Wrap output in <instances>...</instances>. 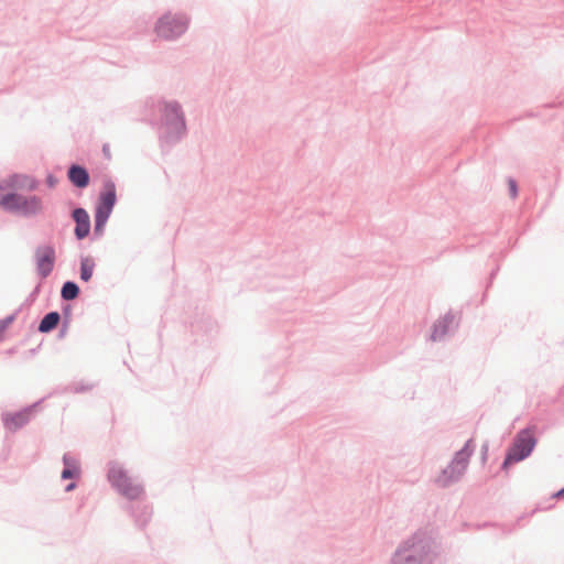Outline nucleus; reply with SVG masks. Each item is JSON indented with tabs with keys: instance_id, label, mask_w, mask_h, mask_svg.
Instances as JSON below:
<instances>
[{
	"instance_id": "nucleus-5",
	"label": "nucleus",
	"mask_w": 564,
	"mask_h": 564,
	"mask_svg": "<svg viewBox=\"0 0 564 564\" xmlns=\"http://www.w3.org/2000/svg\"><path fill=\"white\" fill-rule=\"evenodd\" d=\"M117 200L116 183L110 176H105L102 178V187L98 194L95 206L94 235L96 237L104 234L105 226L111 216Z\"/></svg>"
},
{
	"instance_id": "nucleus-17",
	"label": "nucleus",
	"mask_w": 564,
	"mask_h": 564,
	"mask_svg": "<svg viewBox=\"0 0 564 564\" xmlns=\"http://www.w3.org/2000/svg\"><path fill=\"white\" fill-rule=\"evenodd\" d=\"M80 294L79 285L72 280H67L61 288V299L64 302H70L76 300Z\"/></svg>"
},
{
	"instance_id": "nucleus-29",
	"label": "nucleus",
	"mask_w": 564,
	"mask_h": 564,
	"mask_svg": "<svg viewBox=\"0 0 564 564\" xmlns=\"http://www.w3.org/2000/svg\"><path fill=\"white\" fill-rule=\"evenodd\" d=\"M564 496V487L554 494L555 498H562Z\"/></svg>"
},
{
	"instance_id": "nucleus-14",
	"label": "nucleus",
	"mask_w": 564,
	"mask_h": 564,
	"mask_svg": "<svg viewBox=\"0 0 564 564\" xmlns=\"http://www.w3.org/2000/svg\"><path fill=\"white\" fill-rule=\"evenodd\" d=\"M475 443L473 438L466 441L464 446L457 451L452 457L453 465L460 466L467 470L470 457L475 452Z\"/></svg>"
},
{
	"instance_id": "nucleus-18",
	"label": "nucleus",
	"mask_w": 564,
	"mask_h": 564,
	"mask_svg": "<svg viewBox=\"0 0 564 564\" xmlns=\"http://www.w3.org/2000/svg\"><path fill=\"white\" fill-rule=\"evenodd\" d=\"M30 420V414L26 412H20L10 414L6 417V426L9 430H17L18 427L22 426Z\"/></svg>"
},
{
	"instance_id": "nucleus-26",
	"label": "nucleus",
	"mask_w": 564,
	"mask_h": 564,
	"mask_svg": "<svg viewBox=\"0 0 564 564\" xmlns=\"http://www.w3.org/2000/svg\"><path fill=\"white\" fill-rule=\"evenodd\" d=\"M77 487V484L75 481H70L65 486V491L70 492Z\"/></svg>"
},
{
	"instance_id": "nucleus-27",
	"label": "nucleus",
	"mask_w": 564,
	"mask_h": 564,
	"mask_svg": "<svg viewBox=\"0 0 564 564\" xmlns=\"http://www.w3.org/2000/svg\"><path fill=\"white\" fill-rule=\"evenodd\" d=\"M487 453H488V444H484L481 446V456H482L484 460L487 458Z\"/></svg>"
},
{
	"instance_id": "nucleus-30",
	"label": "nucleus",
	"mask_w": 564,
	"mask_h": 564,
	"mask_svg": "<svg viewBox=\"0 0 564 564\" xmlns=\"http://www.w3.org/2000/svg\"><path fill=\"white\" fill-rule=\"evenodd\" d=\"M36 208H37V212H40V209L42 208L41 207V204H40V199L37 198V205H36Z\"/></svg>"
},
{
	"instance_id": "nucleus-25",
	"label": "nucleus",
	"mask_w": 564,
	"mask_h": 564,
	"mask_svg": "<svg viewBox=\"0 0 564 564\" xmlns=\"http://www.w3.org/2000/svg\"><path fill=\"white\" fill-rule=\"evenodd\" d=\"M499 271V267H496L491 272H490V275H489V283L487 285V288H489L495 279V276L497 275Z\"/></svg>"
},
{
	"instance_id": "nucleus-20",
	"label": "nucleus",
	"mask_w": 564,
	"mask_h": 564,
	"mask_svg": "<svg viewBox=\"0 0 564 564\" xmlns=\"http://www.w3.org/2000/svg\"><path fill=\"white\" fill-rule=\"evenodd\" d=\"M61 316H63V322L70 323V317H72V305L70 304H65L62 306Z\"/></svg>"
},
{
	"instance_id": "nucleus-22",
	"label": "nucleus",
	"mask_w": 564,
	"mask_h": 564,
	"mask_svg": "<svg viewBox=\"0 0 564 564\" xmlns=\"http://www.w3.org/2000/svg\"><path fill=\"white\" fill-rule=\"evenodd\" d=\"M58 183V178L56 176H54L53 174H48L46 176V184L50 188H53L55 187V185Z\"/></svg>"
},
{
	"instance_id": "nucleus-24",
	"label": "nucleus",
	"mask_w": 564,
	"mask_h": 564,
	"mask_svg": "<svg viewBox=\"0 0 564 564\" xmlns=\"http://www.w3.org/2000/svg\"><path fill=\"white\" fill-rule=\"evenodd\" d=\"M69 323L62 322V327L58 332V337L63 338L65 336V333L67 332Z\"/></svg>"
},
{
	"instance_id": "nucleus-23",
	"label": "nucleus",
	"mask_w": 564,
	"mask_h": 564,
	"mask_svg": "<svg viewBox=\"0 0 564 564\" xmlns=\"http://www.w3.org/2000/svg\"><path fill=\"white\" fill-rule=\"evenodd\" d=\"M10 322H11L10 319H4V321L0 322V339H2L3 334H4L6 329L8 328Z\"/></svg>"
},
{
	"instance_id": "nucleus-3",
	"label": "nucleus",
	"mask_w": 564,
	"mask_h": 564,
	"mask_svg": "<svg viewBox=\"0 0 564 564\" xmlns=\"http://www.w3.org/2000/svg\"><path fill=\"white\" fill-rule=\"evenodd\" d=\"M436 555L435 540L420 529L398 544L390 564H432Z\"/></svg>"
},
{
	"instance_id": "nucleus-13",
	"label": "nucleus",
	"mask_w": 564,
	"mask_h": 564,
	"mask_svg": "<svg viewBox=\"0 0 564 564\" xmlns=\"http://www.w3.org/2000/svg\"><path fill=\"white\" fill-rule=\"evenodd\" d=\"M455 322V315L449 311L444 316L440 317L433 324V332L431 339L434 341L442 340L447 335Z\"/></svg>"
},
{
	"instance_id": "nucleus-12",
	"label": "nucleus",
	"mask_w": 564,
	"mask_h": 564,
	"mask_svg": "<svg viewBox=\"0 0 564 564\" xmlns=\"http://www.w3.org/2000/svg\"><path fill=\"white\" fill-rule=\"evenodd\" d=\"M62 462L64 467L61 473V478L63 480H76L80 478V464L76 457H74L70 453H65L63 455Z\"/></svg>"
},
{
	"instance_id": "nucleus-1",
	"label": "nucleus",
	"mask_w": 564,
	"mask_h": 564,
	"mask_svg": "<svg viewBox=\"0 0 564 564\" xmlns=\"http://www.w3.org/2000/svg\"><path fill=\"white\" fill-rule=\"evenodd\" d=\"M107 479L112 488L129 500L124 509L133 518L135 525L140 529L145 528L152 518L153 510L145 500L141 499L144 496L143 486L133 484L127 470L113 460L108 463Z\"/></svg>"
},
{
	"instance_id": "nucleus-2",
	"label": "nucleus",
	"mask_w": 564,
	"mask_h": 564,
	"mask_svg": "<svg viewBox=\"0 0 564 564\" xmlns=\"http://www.w3.org/2000/svg\"><path fill=\"white\" fill-rule=\"evenodd\" d=\"M160 115L159 143L161 151L167 153L187 134V123L184 109L177 100L158 101Z\"/></svg>"
},
{
	"instance_id": "nucleus-4",
	"label": "nucleus",
	"mask_w": 564,
	"mask_h": 564,
	"mask_svg": "<svg viewBox=\"0 0 564 564\" xmlns=\"http://www.w3.org/2000/svg\"><path fill=\"white\" fill-rule=\"evenodd\" d=\"M33 181L25 176L13 175L0 182V208L26 213L28 200L24 192L32 189Z\"/></svg>"
},
{
	"instance_id": "nucleus-15",
	"label": "nucleus",
	"mask_w": 564,
	"mask_h": 564,
	"mask_svg": "<svg viewBox=\"0 0 564 564\" xmlns=\"http://www.w3.org/2000/svg\"><path fill=\"white\" fill-rule=\"evenodd\" d=\"M61 319V313L57 311L46 313L37 325V332L44 334L51 333L58 326Z\"/></svg>"
},
{
	"instance_id": "nucleus-6",
	"label": "nucleus",
	"mask_w": 564,
	"mask_h": 564,
	"mask_svg": "<svg viewBox=\"0 0 564 564\" xmlns=\"http://www.w3.org/2000/svg\"><path fill=\"white\" fill-rule=\"evenodd\" d=\"M538 443L531 427L520 430L509 448L501 464V469L507 470L512 464L519 463L528 458Z\"/></svg>"
},
{
	"instance_id": "nucleus-21",
	"label": "nucleus",
	"mask_w": 564,
	"mask_h": 564,
	"mask_svg": "<svg viewBox=\"0 0 564 564\" xmlns=\"http://www.w3.org/2000/svg\"><path fill=\"white\" fill-rule=\"evenodd\" d=\"M508 186H509L510 197L516 198L518 196V184H517L516 180L509 178Z\"/></svg>"
},
{
	"instance_id": "nucleus-7",
	"label": "nucleus",
	"mask_w": 564,
	"mask_h": 564,
	"mask_svg": "<svg viewBox=\"0 0 564 564\" xmlns=\"http://www.w3.org/2000/svg\"><path fill=\"white\" fill-rule=\"evenodd\" d=\"M189 26V18L185 13L171 11L162 14L155 22L154 32L161 40L176 41L183 36Z\"/></svg>"
},
{
	"instance_id": "nucleus-19",
	"label": "nucleus",
	"mask_w": 564,
	"mask_h": 564,
	"mask_svg": "<svg viewBox=\"0 0 564 564\" xmlns=\"http://www.w3.org/2000/svg\"><path fill=\"white\" fill-rule=\"evenodd\" d=\"M96 387L95 383H85L84 381L76 382L69 387V390L74 393H84L93 390Z\"/></svg>"
},
{
	"instance_id": "nucleus-10",
	"label": "nucleus",
	"mask_w": 564,
	"mask_h": 564,
	"mask_svg": "<svg viewBox=\"0 0 564 564\" xmlns=\"http://www.w3.org/2000/svg\"><path fill=\"white\" fill-rule=\"evenodd\" d=\"M467 470L460 466L453 465V460L443 468L440 475L435 478V484L440 488H448L449 486L458 482Z\"/></svg>"
},
{
	"instance_id": "nucleus-11",
	"label": "nucleus",
	"mask_w": 564,
	"mask_h": 564,
	"mask_svg": "<svg viewBox=\"0 0 564 564\" xmlns=\"http://www.w3.org/2000/svg\"><path fill=\"white\" fill-rule=\"evenodd\" d=\"M66 174L69 183L78 189L86 188L90 183L88 169L79 163H72Z\"/></svg>"
},
{
	"instance_id": "nucleus-16",
	"label": "nucleus",
	"mask_w": 564,
	"mask_h": 564,
	"mask_svg": "<svg viewBox=\"0 0 564 564\" xmlns=\"http://www.w3.org/2000/svg\"><path fill=\"white\" fill-rule=\"evenodd\" d=\"M95 267L96 263L94 258L89 256H80L79 279L83 282H89L93 278Z\"/></svg>"
},
{
	"instance_id": "nucleus-31",
	"label": "nucleus",
	"mask_w": 564,
	"mask_h": 564,
	"mask_svg": "<svg viewBox=\"0 0 564 564\" xmlns=\"http://www.w3.org/2000/svg\"><path fill=\"white\" fill-rule=\"evenodd\" d=\"M41 402H42V400L36 401L37 406L41 404Z\"/></svg>"
},
{
	"instance_id": "nucleus-9",
	"label": "nucleus",
	"mask_w": 564,
	"mask_h": 564,
	"mask_svg": "<svg viewBox=\"0 0 564 564\" xmlns=\"http://www.w3.org/2000/svg\"><path fill=\"white\" fill-rule=\"evenodd\" d=\"M70 217L75 223L74 236L77 240H84L90 232V217L88 212L83 207L72 209Z\"/></svg>"
},
{
	"instance_id": "nucleus-8",
	"label": "nucleus",
	"mask_w": 564,
	"mask_h": 564,
	"mask_svg": "<svg viewBox=\"0 0 564 564\" xmlns=\"http://www.w3.org/2000/svg\"><path fill=\"white\" fill-rule=\"evenodd\" d=\"M55 260L56 253L53 246H37V274L40 276L47 278L52 273Z\"/></svg>"
},
{
	"instance_id": "nucleus-28",
	"label": "nucleus",
	"mask_w": 564,
	"mask_h": 564,
	"mask_svg": "<svg viewBox=\"0 0 564 564\" xmlns=\"http://www.w3.org/2000/svg\"><path fill=\"white\" fill-rule=\"evenodd\" d=\"M102 152H104V154H105V156H106V158H110V152H109V147H108V144H105V145L102 147Z\"/></svg>"
}]
</instances>
